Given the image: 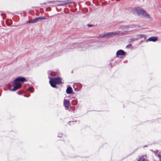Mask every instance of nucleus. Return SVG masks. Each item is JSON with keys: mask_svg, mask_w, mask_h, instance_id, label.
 Here are the masks:
<instances>
[{"mask_svg": "<svg viewBox=\"0 0 161 161\" xmlns=\"http://www.w3.org/2000/svg\"><path fill=\"white\" fill-rule=\"evenodd\" d=\"M26 81V79L23 77H18L16 78L14 81L13 88L12 90V91H14L19 89L21 86L20 82H23Z\"/></svg>", "mask_w": 161, "mask_h": 161, "instance_id": "nucleus-1", "label": "nucleus"}, {"mask_svg": "<svg viewBox=\"0 0 161 161\" xmlns=\"http://www.w3.org/2000/svg\"><path fill=\"white\" fill-rule=\"evenodd\" d=\"M135 11L138 16L147 19L150 18V15L142 8L138 7L136 9Z\"/></svg>", "mask_w": 161, "mask_h": 161, "instance_id": "nucleus-2", "label": "nucleus"}, {"mask_svg": "<svg viewBox=\"0 0 161 161\" xmlns=\"http://www.w3.org/2000/svg\"><path fill=\"white\" fill-rule=\"evenodd\" d=\"M50 79L49 82L51 86L55 88L56 86V84H60L62 83L61 80L62 79L60 77L52 78H50V77L49 76Z\"/></svg>", "mask_w": 161, "mask_h": 161, "instance_id": "nucleus-3", "label": "nucleus"}, {"mask_svg": "<svg viewBox=\"0 0 161 161\" xmlns=\"http://www.w3.org/2000/svg\"><path fill=\"white\" fill-rule=\"evenodd\" d=\"M126 52L122 50H118L116 53L117 57H118L119 56L125 55L126 54Z\"/></svg>", "mask_w": 161, "mask_h": 161, "instance_id": "nucleus-4", "label": "nucleus"}, {"mask_svg": "<svg viewBox=\"0 0 161 161\" xmlns=\"http://www.w3.org/2000/svg\"><path fill=\"white\" fill-rule=\"evenodd\" d=\"M158 39V38L156 36L151 37L146 40V42L148 41L155 42Z\"/></svg>", "mask_w": 161, "mask_h": 161, "instance_id": "nucleus-5", "label": "nucleus"}, {"mask_svg": "<svg viewBox=\"0 0 161 161\" xmlns=\"http://www.w3.org/2000/svg\"><path fill=\"white\" fill-rule=\"evenodd\" d=\"M69 103L70 102L69 100L66 99L64 100V105L66 109H67L69 108Z\"/></svg>", "mask_w": 161, "mask_h": 161, "instance_id": "nucleus-6", "label": "nucleus"}, {"mask_svg": "<svg viewBox=\"0 0 161 161\" xmlns=\"http://www.w3.org/2000/svg\"><path fill=\"white\" fill-rule=\"evenodd\" d=\"M130 27V26L128 25H120L119 26V27L118 28L119 29H121V30H128L129 28Z\"/></svg>", "mask_w": 161, "mask_h": 161, "instance_id": "nucleus-7", "label": "nucleus"}, {"mask_svg": "<svg viewBox=\"0 0 161 161\" xmlns=\"http://www.w3.org/2000/svg\"><path fill=\"white\" fill-rule=\"evenodd\" d=\"M72 89L71 87H69L66 89V92L68 94H70L72 93Z\"/></svg>", "mask_w": 161, "mask_h": 161, "instance_id": "nucleus-8", "label": "nucleus"}, {"mask_svg": "<svg viewBox=\"0 0 161 161\" xmlns=\"http://www.w3.org/2000/svg\"><path fill=\"white\" fill-rule=\"evenodd\" d=\"M144 38V39H146V37L145 36V35L143 34H141V35H137V37L136 39V40H138L140 38Z\"/></svg>", "mask_w": 161, "mask_h": 161, "instance_id": "nucleus-9", "label": "nucleus"}, {"mask_svg": "<svg viewBox=\"0 0 161 161\" xmlns=\"http://www.w3.org/2000/svg\"><path fill=\"white\" fill-rule=\"evenodd\" d=\"M103 37H106L105 34H101L97 37V38H101Z\"/></svg>", "mask_w": 161, "mask_h": 161, "instance_id": "nucleus-10", "label": "nucleus"}, {"mask_svg": "<svg viewBox=\"0 0 161 161\" xmlns=\"http://www.w3.org/2000/svg\"><path fill=\"white\" fill-rule=\"evenodd\" d=\"M106 37H109L113 35L112 32H110L105 34Z\"/></svg>", "mask_w": 161, "mask_h": 161, "instance_id": "nucleus-11", "label": "nucleus"}, {"mask_svg": "<svg viewBox=\"0 0 161 161\" xmlns=\"http://www.w3.org/2000/svg\"><path fill=\"white\" fill-rule=\"evenodd\" d=\"M38 21V18L37 17L36 18L32 20V23H34L37 22Z\"/></svg>", "mask_w": 161, "mask_h": 161, "instance_id": "nucleus-12", "label": "nucleus"}, {"mask_svg": "<svg viewBox=\"0 0 161 161\" xmlns=\"http://www.w3.org/2000/svg\"><path fill=\"white\" fill-rule=\"evenodd\" d=\"M113 35H117L119 34L120 33V31H117L116 32H112Z\"/></svg>", "mask_w": 161, "mask_h": 161, "instance_id": "nucleus-13", "label": "nucleus"}, {"mask_svg": "<svg viewBox=\"0 0 161 161\" xmlns=\"http://www.w3.org/2000/svg\"><path fill=\"white\" fill-rule=\"evenodd\" d=\"M37 18H38V21H39L40 20H43L46 19L45 17L43 16L39 17Z\"/></svg>", "mask_w": 161, "mask_h": 161, "instance_id": "nucleus-14", "label": "nucleus"}, {"mask_svg": "<svg viewBox=\"0 0 161 161\" xmlns=\"http://www.w3.org/2000/svg\"><path fill=\"white\" fill-rule=\"evenodd\" d=\"M76 123V121H69V124L70 125H73L75 124Z\"/></svg>", "mask_w": 161, "mask_h": 161, "instance_id": "nucleus-15", "label": "nucleus"}, {"mask_svg": "<svg viewBox=\"0 0 161 161\" xmlns=\"http://www.w3.org/2000/svg\"><path fill=\"white\" fill-rule=\"evenodd\" d=\"M29 90L30 92L31 93H33L34 92V88L32 87H29Z\"/></svg>", "mask_w": 161, "mask_h": 161, "instance_id": "nucleus-16", "label": "nucleus"}, {"mask_svg": "<svg viewBox=\"0 0 161 161\" xmlns=\"http://www.w3.org/2000/svg\"><path fill=\"white\" fill-rule=\"evenodd\" d=\"M72 3L71 2H70L69 1H66L65 3H64V4H65V5L68 4L69 3Z\"/></svg>", "mask_w": 161, "mask_h": 161, "instance_id": "nucleus-17", "label": "nucleus"}, {"mask_svg": "<svg viewBox=\"0 0 161 161\" xmlns=\"http://www.w3.org/2000/svg\"><path fill=\"white\" fill-rule=\"evenodd\" d=\"M48 73L49 75H51L52 76H54L53 74V72H52L51 71H48Z\"/></svg>", "mask_w": 161, "mask_h": 161, "instance_id": "nucleus-18", "label": "nucleus"}, {"mask_svg": "<svg viewBox=\"0 0 161 161\" xmlns=\"http://www.w3.org/2000/svg\"><path fill=\"white\" fill-rule=\"evenodd\" d=\"M26 23H32V20H28L26 21Z\"/></svg>", "mask_w": 161, "mask_h": 161, "instance_id": "nucleus-19", "label": "nucleus"}, {"mask_svg": "<svg viewBox=\"0 0 161 161\" xmlns=\"http://www.w3.org/2000/svg\"><path fill=\"white\" fill-rule=\"evenodd\" d=\"M131 44H129L126 46V48H128L131 47Z\"/></svg>", "mask_w": 161, "mask_h": 161, "instance_id": "nucleus-20", "label": "nucleus"}, {"mask_svg": "<svg viewBox=\"0 0 161 161\" xmlns=\"http://www.w3.org/2000/svg\"><path fill=\"white\" fill-rule=\"evenodd\" d=\"M62 134L61 133H58V136L59 137H62Z\"/></svg>", "mask_w": 161, "mask_h": 161, "instance_id": "nucleus-21", "label": "nucleus"}, {"mask_svg": "<svg viewBox=\"0 0 161 161\" xmlns=\"http://www.w3.org/2000/svg\"><path fill=\"white\" fill-rule=\"evenodd\" d=\"M136 39L135 38H131L130 39V41H134Z\"/></svg>", "mask_w": 161, "mask_h": 161, "instance_id": "nucleus-22", "label": "nucleus"}, {"mask_svg": "<svg viewBox=\"0 0 161 161\" xmlns=\"http://www.w3.org/2000/svg\"><path fill=\"white\" fill-rule=\"evenodd\" d=\"M92 25H91V24H88L87 25V26L89 27H92Z\"/></svg>", "mask_w": 161, "mask_h": 161, "instance_id": "nucleus-23", "label": "nucleus"}, {"mask_svg": "<svg viewBox=\"0 0 161 161\" xmlns=\"http://www.w3.org/2000/svg\"><path fill=\"white\" fill-rule=\"evenodd\" d=\"M158 156L159 158L161 160V154L158 155Z\"/></svg>", "mask_w": 161, "mask_h": 161, "instance_id": "nucleus-24", "label": "nucleus"}, {"mask_svg": "<svg viewBox=\"0 0 161 161\" xmlns=\"http://www.w3.org/2000/svg\"><path fill=\"white\" fill-rule=\"evenodd\" d=\"M59 5H61V6H64V5H65V4H64V3H62L60 4H59Z\"/></svg>", "mask_w": 161, "mask_h": 161, "instance_id": "nucleus-25", "label": "nucleus"}, {"mask_svg": "<svg viewBox=\"0 0 161 161\" xmlns=\"http://www.w3.org/2000/svg\"><path fill=\"white\" fill-rule=\"evenodd\" d=\"M6 23L7 25L8 26H10L11 25V24L8 23L7 22H6Z\"/></svg>", "mask_w": 161, "mask_h": 161, "instance_id": "nucleus-26", "label": "nucleus"}, {"mask_svg": "<svg viewBox=\"0 0 161 161\" xmlns=\"http://www.w3.org/2000/svg\"><path fill=\"white\" fill-rule=\"evenodd\" d=\"M18 93L19 94H21V93L19 91L18 92Z\"/></svg>", "mask_w": 161, "mask_h": 161, "instance_id": "nucleus-27", "label": "nucleus"}]
</instances>
